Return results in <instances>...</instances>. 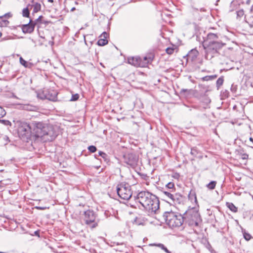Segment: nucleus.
I'll list each match as a JSON object with an SVG mask.
<instances>
[{
	"instance_id": "f257e3e1",
	"label": "nucleus",
	"mask_w": 253,
	"mask_h": 253,
	"mask_svg": "<svg viewBox=\"0 0 253 253\" xmlns=\"http://www.w3.org/2000/svg\"><path fill=\"white\" fill-rule=\"evenodd\" d=\"M225 44V43L219 40L217 34L209 33L203 42L206 58L211 60L213 57L218 55L219 50Z\"/></svg>"
},
{
	"instance_id": "f03ea898",
	"label": "nucleus",
	"mask_w": 253,
	"mask_h": 253,
	"mask_svg": "<svg viewBox=\"0 0 253 253\" xmlns=\"http://www.w3.org/2000/svg\"><path fill=\"white\" fill-rule=\"evenodd\" d=\"M136 203H139L149 214L156 213L160 207L159 199L148 191H141L135 197Z\"/></svg>"
},
{
	"instance_id": "7ed1b4c3",
	"label": "nucleus",
	"mask_w": 253,
	"mask_h": 253,
	"mask_svg": "<svg viewBox=\"0 0 253 253\" xmlns=\"http://www.w3.org/2000/svg\"><path fill=\"white\" fill-rule=\"evenodd\" d=\"M33 125V133L35 137L43 142L51 141L57 136L55 128L51 125L42 122H35Z\"/></svg>"
},
{
	"instance_id": "20e7f679",
	"label": "nucleus",
	"mask_w": 253,
	"mask_h": 253,
	"mask_svg": "<svg viewBox=\"0 0 253 253\" xmlns=\"http://www.w3.org/2000/svg\"><path fill=\"white\" fill-rule=\"evenodd\" d=\"M164 217L167 224L171 228L180 227L184 222L182 215L172 211L166 212Z\"/></svg>"
},
{
	"instance_id": "39448f33",
	"label": "nucleus",
	"mask_w": 253,
	"mask_h": 253,
	"mask_svg": "<svg viewBox=\"0 0 253 253\" xmlns=\"http://www.w3.org/2000/svg\"><path fill=\"white\" fill-rule=\"evenodd\" d=\"M183 221L189 226L195 227L198 226L201 221L199 213L197 211L192 209L186 211L183 216Z\"/></svg>"
},
{
	"instance_id": "423d86ee",
	"label": "nucleus",
	"mask_w": 253,
	"mask_h": 253,
	"mask_svg": "<svg viewBox=\"0 0 253 253\" xmlns=\"http://www.w3.org/2000/svg\"><path fill=\"white\" fill-rule=\"evenodd\" d=\"M153 60V57L152 55L145 56L143 58L140 57H128L127 62L136 67H145L148 64L151 63Z\"/></svg>"
},
{
	"instance_id": "0eeeda50",
	"label": "nucleus",
	"mask_w": 253,
	"mask_h": 253,
	"mask_svg": "<svg viewBox=\"0 0 253 253\" xmlns=\"http://www.w3.org/2000/svg\"><path fill=\"white\" fill-rule=\"evenodd\" d=\"M117 191L119 196L124 200L129 199L132 194L130 186L127 183L121 184L118 185Z\"/></svg>"
},
{
	"instance_id": "6e6552de",
	"label": "nucleus",
	"mask_w": 253,
	"mask_h": 253,
	"mask_svg": "<svg viewBox=\"0 0 253 253\" xmlns=\"http://www.w3.org/2000/svg\"><path fill=\"white\" fill-rule=\"evenodd\" d=\"M96 214L93 211L87 210L84 212V220L87 225H90L91 228H95L97 226V223L95 222Z\"/></svg>"
},
{
	"instance_id": "1a4fd4ad",
	"label": "nucleus",
	"mask_w": 253,
	"mask_h": 253,
	"mask_svg": "<svg viewBox=\"0 0 253 253\" xmlns=\"http://www.w3.org/2000/svg\"><path fill=\"white\" fill-rule=\"evenodd\" d=\"M31 132V126L27 123L21 122L18 127V133L22 137L28 138Z\"/></svg>"
},
{
	"instance_id": "9d476101",
	"label": "nucleus",
	"mask_w": 253,
	"mask_h": 253,
	"mask_svg": "<svg viewBox=\"0 0 253 253\" xmlns=\"http://www.w3.org/2000/svg\"><path fill=\"white\" fill-rule=\"evenodd\" d=\"M124 158L125 162L131 167L134 168L137 165L138 158L135 154H126L124 155Z\"/></svg>"
},
{
	"instance_id": "9b49d317",
	"label": "nucleus",
	"mask_w": 253,
	"mask_h": 253,
	"mask_svg": "<svg viewBox=\"0 0 253 253\" xmlns=\"http://www.w3.org/2000/svg\"><path fill=\"white\" fill-rule=\"evenodd\" d=\"M42 94L43 96L41 97L42 99H46L51 101H55L57 99V93L54 90L44 89Z\"/></svg>"
},
{
	"instance_id": "f8f14e48",
	"label": "nucleus",
	"mask_w": 253,
	"mask_h": 253,
	"mask_svg": "<svg viewBox=\"0 0 253 253\" xmlns=\"http://www.w3.org/2000/svg\"><path fill=\"white\" fill-rule=\"evenodd\" d=\"M35 25L36 23L33 22L31 19L29 23L21 26L22 32L25 34L32 33L34 30Z\"/></svg>"
},
{
	"instance_id": "ddd939ff",
	"label": "nucleus",
	"mask_w": 253,
	"mask_h": 253,
	"mask_svg": "<svg viewBox=\"0 0 253 253\" xmlns=\"http://www.w3.org/2000/svg\"><path fill=\"white\" fill-rule=\"evenodd\" d=\"M182 201V196L179 194L175 193L173 195V197L171 200V204H179Z\"/></svg>"
},
{
	"instance_id": "4468645a",
	"label": "nucleus",
	"mask_w": 253,
	"mask_h": 253,
	"mask_svg": "<svg viewBox=\"0 0 253 253\" xmlns=\"http://www.w3.org/2000/svg\"><path fill=\"white\" fill-rule=\"evenodd\" d=\"M5 114L6 112L5 110L2 108L0 107V119L4 117L5 115ZM0 122H2L5 125H7L10 123L9 121L4 120H0Z\"/></svg>"
},
{
	"instance_id": "2eb2a0df",
	"label": "nucleus",
	"mask_w": 253,
	"mask_h": 253,
	"mask_svg": "<svg viewBox=\"0 0 253 253\" xmlns=\"http://www.w3.org/2000/svg\"><path fill=\"white\" fill-rule=\"evenodd\" d=\"M32 6L33 7V12L34 13H37L38 11L41 10V5L39 3L36 2L32 5Z\"/></svg>"
},
{
	"instance_id": "dca6fc26",
	"label": "nucleus",
	"mask_w": 253,
	"mask_h": 253,
	"mask_svg": "<svg viewBox=\"0 0 253 253\" xmlns=\"http://www.w3.org/2000/svg\"><path fill=\"white\" fill-rule=\"evenodd\" d=\"M228 208L233 212H236L237 211V208L231 203H227Z\"/></svg>"
},
{
	"instance_id": "f3484780",
	"label": "nucleus",
	"mask_w": 253,
	"mask_h": 253,
	"mask_svg": "<svg viewBox=\"0 0 253 253\" xmlns=\"http://www.w3.org/2000/svg\"><path fill=\"white\" fill-rule=\"evenodd\" d=\"M107 39H100L97 42V44L99 46H104L108 43Z\"/></svg>"
},
{
	"instance_id": "a211bd4d",
	"label": "nucleus",
	"mask_w": 253,
	"mask_h": 253,
	"mask_svg": "<svg viewBox=\"0 0 253 253\" xmlns=\"http://www.w3.org/2000/svg\"><path fill=\"white\" fill-rule=\"evenodd\" d=\"M188 197L191 200H194L195 202H197V198L194 191L191 190L189 193Z\"/></svg>"
},
{
	"instance_id": "6ab92c4d",
	"label": "nucleus",
	"mask_w": 253,
	"mask_h": 253,
	"mask_svg": "<svg viewBox=\"0 0 253 253\" xmlns=\"http://www.w3.org/2000/svg\"><path fill=\"white\" fill-rule=\"evenodd\" d=\"M30 11L28 7L25 8L22 10V15L25 17H29Z\"/></svg>"
},
{
	"instance_id": "aec40b11",
	"label": "nucleus",
	"mask_w": 253,
	"mask_h": 253,
	"mask_svg": "<svg viewBox=\"0 0 253 253\" xmlns=\"http://www.w3.org/2000/svg\"><path fill=\"white\" fill-rule=\"evenodd\" d=\"M223 81H224V80H223V78L222 77H220L217 79V80L216 81V86H217V89H218L219 87L221 85H222V84L223 83Z\"/></svg>"
},
{
	"instance_id": "412c9836",
	"label": "nucleus",
	"mask_w": 253,
	"mask_h": 253,
	"mask_svg": "<svg viewBox=\"0 0 253 253\" xmlns=\"http://www.w3.org/2000/svg\"><path fill=\"white\" fill-rule=\"evenodd\" d=\"M155 246L160 248L162 250H164L167 253H171V252L168 250V249L162 244H158L155 245Z\"/></svg>"
},
{
	"instance_id": "4be33fe9",
	"label": "nucleus",
	"mask_w": 253,
	"mask_h": 253,
	"mask_svg": "<svg viewBox=\"0 0 253 253\" xmlns=\"http://www.w3.org/2000/svg\"><path fill=\"white\" fill-rule=\"evenodd\" d=\"M216 182L214 181H212L210 182L208 185L207 187L211 190L214 189L216 185Z\"/></svg>"
},
{
	"instance_id": "5701e85b",
	"label": "nucleus",
	"mask_w": 253,
	"mask_h": 253,
	"mask_svg": "<svg viewBox=\"0 0 253 253\" xmlns=\"http://www.w3.org/2000/svg\"><path fill=\"white\" fill-rule=\"evenodd\" d=\"M20 63L21 64H22L23 66H24L25 67L27 68L29 67V63L25 61L24 59L22 58V57H20L19 59Z\"/></svg>"
},
{
	"instance_id": "b1692460",
	"label": "nucleus",
	"mask_w": 253,
	"mask_h": 253,
	"mask_svg": "<svg viewBox=\"0 0 253 253\" xmlns=\"http://www.w3.org/2000/svg\"><path fill=\"white\" fill-rule=\"evenodd\" d=\"M237 18L240 19L242 18L244 15V11L243 9H240L236 11Z\"/></svg>"
},
{
	"instance_id": "393cba45",
	"label": "nucleus",
	"mask_w": 253,
	"mask_h": 253,
	"mask_svg": "<svg viewBox=\"0 0 253 253\" xmlns=\"http://www.w3.org/2000/svg\"><path fill=\"white\" fill-rule=\"evenodd\" d=\"M117 245L118 246H119L120 245L121 247L120 248H117L116 249V250L117 251H119L120 252H124V249L126 248V246L124 244V243H121V244H119L118 243L117 244Z\"/></svg>"
},
{
	"instance_id": "a878e982",
	"label": "nucleus",
	"mask_w": 253,
	"mask_h": 253,
	"mask_svg": "<svg viewBox=\"0 0 253 253\" xmlns=\"http://www.w3.org/2000/svg\"><path fill=\"white\" fill-rule=\"evenodd\" d=\"M87 149L91 153H94L97 150L96 147L93 145L88 146Z\"/></svg>"
},
{
	"instance_id": "bb28decb",
	"label": "nucleus",
	"mask_w": 253,
	"mask_h": 253,
	"mask_svg": "<svg viewBox=\"0 0 253 253\" xmlns=\"http://www.w3.org/2000/svg\"><path fill=\"white\" fill-rule=\"evenodd\" d=\"M99 155L102 158H103L105 161L107 160L108 156L106 153L102 151H99Z\"/></svg>"
},
{
	"instance_id": "cd10ccee",
	"label": "nucleus",
	"mask_w": 253,
	"mask_h": 253,
	"mask_svg": "<svg viewBox=\"0 0 253 253\" xmlns=\"http://www.w3.org/2000/svg\"><path fill=\"white\" fill-rule=\"evenodd\" d=\"M216 77V76H207L204 77L203 79V80H204V81H209V80H213V79H215Z\"/></svg>"
},
{
	"instance_id": "c85d7f7f",
	"label": "nucleus",
	"mask_w": 253,
	"mask_h": 253,
	"mask_svg": "<svg viewBox=\"0 0 253 253\" xmlns=\"http://www.w3.org/2000/svg\"><path fill=\"white\" fill-rule=\"evenodd\" d=\"M190 153L192 155L195 157L196 156V155L198 154V151H197V148L195 147H193V148H191Z\"/></svg>"
},
{
	"instance_id": "c756f323",
	"label": "nucleus",
	"mask_w": 253,
	"mask_h": 253,
	"mask_svg": "<svg viewBox=\"0 0 253 253\" xmlns=\"http://www.w3.org/2000/svg\"><path fill=\"white\" fill-rule=\"evenodd\" d=\"M79 98V95L78 94H73L71 98L70 99V101H76Z\"/></svg>"
},
{
	"instance_id": "7c9ffc66",
	"label": "nucleus",
	"mask_w": 253,
	"mask_h": 253,
	"mask_svg": "<svg viewBox=\"0 0 253 253\" xmlns=\"http://www.w3.org/2000/svg\"><path fill=\"white\" fill-rule=\"evenodd\" d=\"M244 237L245 239V240H246L247 241H249L251 238V235L248 233L245 232L244 233Z\"/></svg>"
},
{
	"instance_id": "2f4dec72",
	"label": "nucleus",
	"mask_w": 253,
	"mask_h": 253,
	"mask_svg": "<svg viewBox=\"0 0 253 253\" xmlns=\"http://www.w3.org/2000/svg\"><path fill=\"white\" fill-rule=\"evenodd\" d=\"M108 37V34L106 32H103L102 34L100 36V37L101 39H107Z\"/></svg>"
},
{
	"instance_id": "473e14b6",
	"label": "nucleus",
	"mask_w": 253,
	"mask_h": 253,
	"mask_svg": "<svg viewBox=\"0 0 253 253\" xmlns=\"http://www.w3.org/2000/svg\"><path fill=\"white\" fill-rule=\"evenodd\" d=\"M173 51L174 49L173 48L168 47L166 49V52L169 54H172Z\"/></svg>"
},
{
	"instance_id": "72a5a7b5",
	"label": "nucleus",
	"mask_w": 253,
	"mask_h": 253,
	"mask_svg": "<svg viewBox=\"0 0 253 253\" xmlns=\"http://www.w3.org/2000/svg\"><path fill=\"white\" fill-rule=\"evenodd\" d=\"M167 187H168L169 189H172L174 186V183L172 182H169L166 185Z\"/></svg>"
},
{
	"instance_id": "f704fd0d",
	"label": "nucleus",
	"mask_w": 253,
	"mask_h": 253,
	"mask_svg": "<svg viewBox=\"0 0 253 253\" xmlns=\"http://www.w3.org/2000/svg\"><path fill=\"white\" fill-rule=\"evenodd\" d=\"M173 195L174 194H171L169 196V197H168V202L170 204L171 203V200H172V198L173 197Z\"/></svg>"
},
{
	"instance_id": "c9c22d12",
	"label": "nucleus",
	"mask_w": 253,
	"mask_h": 253,
	"mask_svg": "<svg viewBox=\"0 0 253 253\" xmlns=\"http://www.w3.org/2000/svg\"><path fill=\"white\" fill-rule=\"evenodd\" d=\"M163 194L168 198L169 197V196L171 194V193L169 191H163Z\"/></svg>"
},
{
	"instance_id": "e433bc0d",
	"label": "nucleus",
	"mask_w": 253,
	"mask_h": 253,
	"mask_svg": "<svg viewBox=\"0 0 253 253\" xmlns=\"http://www.w3.org/2000/svg\"><path fill=\"white\" fill-rule=\"evenodd\" d=\"M190 91H191V90L187 89H182L181 90V93L185 92H187L188 93H190Z\"/></svg>"
},
{
	"instance_id": "4c0bfd02",
	"label": "nucleus",
	"mask_w": 253,
	"mask_h": 253,
	"mask_svg": "<svg viewBox=\"0 0 253 253\" xmlns=\"http://www.w3.org/2000/svg\"><path fill=\"white\" fill-rule=\"evenodd\" d=\"M248 157V155L246 154H244L243 155H242V159H247Z\"/></svg>"
},
{
	"instance_id": "58836bf2",
	"label": "nucleus",
	"mask_w": 253,
	"mask_h": 253,
	"mask_svg": "<svg viewBox=\"0 0 253 253\" xmlns=\"http://www.w3.org/2000/svg\"><path fill=\"white\" fill-rule=\"evenodd\" d=\"M42 16H40L38 18H37L36 20V22H39V21H40L42 19Z\"/></svg>"
},
{
	"instance_id": "ea45409f",
	"label": "nucleus",
	"mask_w": 253,
	"mask_h": 253,
	"mask_svg": "<svg viewBox=\"0 0 253 253\" xmlns=\"http://www.w3.org/2000/svg\"><path fill=\"white\" fill-rule=\"evenodd\" d=\"M36 208L38 209H40V210H43V209H44V208L40 207H36Z\"/></svg>"
},
{
	"instance_id": "a19ab883",
	"label": "nucleus",
	"mask_w": 253,
	"mask_h": 253,
	"mask_svg": "<svg viewBox=\"0 0 253 253\" xmlns=\"http://www.w3.org/2000/svg\"><path fill=\"white\" fill-rule=\"evenodd\" d=\"M75 10V7H73V8H72V9H71V11H74Z\"/></svg>"
},
{
	"instance_id": "79ce46f5",
	"label": "nucleus",
	"mask_w": 253,
	"mask_h": 253,
	"mask_svg": "<svg viewBox=\"0 0 253 253\" xmlns=\"http://www.w3.org/2000/svg\"><path fill=\"white\" fill-rule=\"evenodd\" d=\"M250 140L253 142V138L252 137L250 138Z\"/></svg>"
},
{
	"instance_id": "37998d69",
	"label": "nucleus",
	"mask_w": 253,
	"mask_h": 253,
	"mask_svg": "<svg viewBox=\"0 0 253 253\" xmlns=\"http://www.w3.org/2000/svg\"><path fill=\"white\" fill-rule=\"evenodd\" d=\"M251 11H252V12L253 13V5L252 6V7H251Z\"/></svg>"
},
{
	"instance_id": "c03bdc74",
	"label": "nucleus",
	"mask_w": 253,
	"mask_h": 253,
	"mask_svg": "<svg viewBox=\"0 0 253 253\" xmlns=\"http://www.w3.org/2000/svg\"><path fill=\"white\" fill-rule=\"evenodd\" d=\"M48 2H53V0H48Z\"/></svg>"
},
{
	"instance_id": "a18cd8bd",
	"label": "nucleus",
	"mask_w": 253,
	"mask_h": 253,
	"mask_svg": "<svg viewBox=\"0 0 253 253\" xmlns=\"http://www.w3.org/2000/svg\"><path fill=\"white\" fill-rule=\"evenodd\" d=\"M0 253H6L5 252H0Z\"/></svg>"
},
{
	"instance_id": "49530a36",
	"label": "nucleus",
	"mask_w": 253,
	"mask_h": 253,
	"mask_svg": "<svg viewBox=\"0 0 253 253\" xmlns=\"http://www.w3.org/2000/svg\"><path fill=\"white\" fill-rule=\"evenodd\" d=\"M137 219H138V218H136L135 221H136Z\"/></svg>"
},
{
	"instance_id": "de8ad7c7",
	"label": "nucleus",
	"mask_w": 253,
	"mask_h": 253,
	"mask_svg": "<svg viewBox=\"0 0 253 253\" xmlns=\"http://www.w3.org/2000/svg\"><path fill=\"white\" fill-rule=\"evenodd\" d=\"M138 224H141V223L137 222Z\"/></svg>"
}]
</instances>
